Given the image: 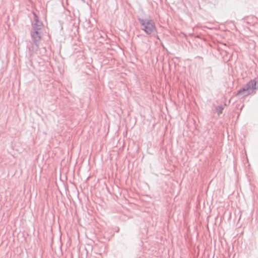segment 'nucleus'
Masks as SVG:
<instances>
[{"mask_svg": "<svg viewBox=\"0 0 258 258\" xmlns=\"http://www.w3.org/2000/svg\"><path fill=\"white\" fill-rule=\"evenodd\" d=\"M142 25L144 27L143 30L149 34L153 32L156 29L154 23L151 21H143Z\"/></svg>", "mask_w": 258, "mask_h": 258, "instance_id": "1", "label": "nucleus"}, {"mask_svg": "<svg viewBox=\"0 0 258 258\" xmlns=\"http://www.w3.org/2000/svg\"><path fill=\"white\" fill-rule=\"evenodd\" d=\"M32 37L35 41L39 40L41 38L39 33L37 31H35L32 34Z\"/></svg>", "mask_w": 258, "mask_h": 258, "instance_id": "2", "label": "nucleus"}, {"mask_svg": "<svg viewBox=\"0 0 258 258\" xmlns=\"http://www.w3.org/2000/svg\"><path fill=\"white\" fill-rule=\"evenodd\" d=\"M255 85V82L254 81H251L249 82V85Z\"/></svg>", "mask_w": 258, "mask_h": 258, "instance_id": "3", "label": "nucleus"}, {"mask_svg": "<svg viewBox=\"0 0 258 258\" xmlns=\"http://www.w3.org/2000/svg\"><path fill=\"white\" fill-rule=\"evenodd\" d=\"M247 89H243L240 91H238V92L237 93V95H239L240 94H241L242 92H244L246 90H247Z\"/></svg>", "mask_w": 258, "mask_h": 258, "instance_id": "4", "label": "nucleus"}]
</instances>
